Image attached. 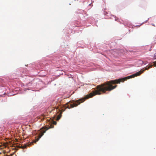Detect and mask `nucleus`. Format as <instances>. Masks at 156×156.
<instances>
[{
    "label": "nucleus",
    "instance_id": "obj_8",
    "mask_svg": "<svg viewBox=\"0 0 156 156\" xmlns=\"http://www.w3.org/2000/svg\"><path fill=\"white\" fill-rule=\"evenodd\" d=\"M2 144L0 145V147L2 146Z\"/></svg>",
    "mask_w": 156,
    "mask_h": 156
},
{
    "label": "nucleus",
    "instance_id": "obj_4",
    "mask_svg": "<svg viewBox=\"0 0 156 156\" xmlns=\"http://www.w3.org/2000/svg\"><path fill=\"white\" fill-rule=\"evenodd\" d=\"M154 59H156V53L154 54Z\"/></svg>",
    "mask_w": 156,
    "mask_h": 156
},
{
    "label": "nucleus",
    "instance_id": "obj_7",
    "mask_svg": "<svg viewBox=\"0 0 156 156\" xmlns=\"http://www.w3.org/2000/svg\"><path fill=\"white\" fill-rule=\"evenodd\" d=\"M152 26H154V27H155V25H154V24H152Z\"/></svg>",
    "mask_w": 156,
    "mask_h": 156
},
{
    "label": "nucleus",
    "instance_id": "obj_3",
    "mask_svg": "<svg viewBox=\"0 0 156 156\" xmlns=\"http://www.w3.org/2000/svg\"><path fill=\"white\" fill-rule=\"evenodd\" d=\"M27 145H24L23 146L21 145V146H19V148H22V149H24L26 148L27 147Z\"/></svg>",
    "mask_w": 156,
    "mask_h": 156
},
{
    "label": "nucleus",
    "instance_id": "obj_5",
    "mask_svg": "<svg viewBox=\"0 0 156 156\" xmlns=\"http://www.w3.org/2000/svg\"><path fill=\"white\" fill-rule=\"evenodd\" d=\"M57 122L56 121H53V124L54 125H56Z\"/></svg>",
    "mask_w": 156,
    "mask_h": 156
},
{
    "label": "nucleus",
    "instance_id": "obj_2",
    "mask_svg": "<svg viewBox=\"0 0 156 156\" xmlns=\"http://www.w3.org/2000/svg\"><path fill=\"white\" fill-rule=\"evenodd\" d=\"M54 126L52 125H51L49 127H43L41 129L40 134L39 135L38 137L35 139L34 142L35 143L37 142L39 139L45 133L47 130H48L50 128H54Z\"/></svg>",
    "mask_w": 156,
    "mask_h": 156
},
{
    "label": "nucleus",
    "instance_id": "obj_1",
    "mask_svg": "<svg viewBox=\"0 0 156 156\" xmlns=\"http://www.w3.org/2000/svg\"><path fill=\"white\" fill-rule=\"evenodd\" d=\"M153 63H154L153 65H150L148 67H145L144 70H142L141 69L140 71L136 73L134 75L128 76L122 79H119L118 80L107 81L97 86L96 87V90H95L94 91L90 93L89 94L86 95L84 98L79 99L75 102L72 101L68 102L66 105V108L69 109L70 108L76 107L78 105L80 104L81 103L84 102L85 99L91 98L97 94L100 95L102 93H105L106 91H111L117 87V85L113 86V84L120 83V82H124L127 79L132 78L135 76L140 75L145 70H148L152 67L153 66H156V61L153 62Z\"/></svg>",
    "mask_w": 156,
    "mask_h": 156
},
{
    "label": "nucleus",
    "instance_id": "obj_6",
    "mask_svg": "<svg viewBox=\"0 0 156 156\" xmlns=\"http://www.w3.org/2000/svg\"><path fill=\"white\" fill-rule=\"evenodd\" d=\"M61 117L59 115H58V116L57 119H60Z\"/></svg>",
    "mask_w": 156,
    "mask_h": 156
}]
</instances>
